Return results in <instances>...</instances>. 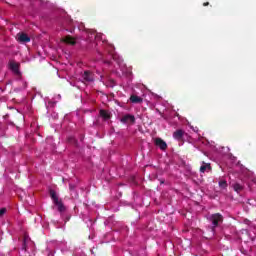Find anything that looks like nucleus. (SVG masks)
I'll list each match as a JSON object with an SVG mask.
<instances>
[{
	"label": "nucleus",
	"instance_id": "16",
	"mask_svg": "<svg viewBox=\"0 0 256 256\" xmlns=\"http://www.w3.org/2000/svg\"><path fill=\"white\" fill-rule=\"evenodd\" d=\"M69 143H77V140L74 137L68 138Z\"/></svg>",
	"mask_w": 256,
	"mask_h": 256
},
{
	"label": "nucleus",
	"instance_id": "20",
	"mask_svg": "<svg viewBox=\"0 0 256 256\" xmlns=\"http://www.w3.org/2000/svg\"><path fill=\"white\" fill-rule=\"evenodd\" d=\"M75 31V29H73V30H70V33H73Z\"/></svg>",
	"mask_w": 256,
	"mask_h": 256
},
{
	"label": "nucleus",
	"instance_id": "19",
	"mask_svg": "<svg viewBox=\"0 0 256 256\" xmlns=\"http://www.w3.org/2000/svg\"><path fill=\"white\" fill-rule=\"evenodd\" d=\"M208 5H209V2L203 3V6H204V7H208Z\"/></svg>",
	"mask_w": 256,
	"mask_h": 256
},
{
	"label": "nucleus",
	"instance_id": "11",
	"mask_svg": "<svg viewBox=\"0 0 256 256\" xmlns=\"http://www.w3.org/2000/svg\"><path fill=\"white\" fill-rule=\"evenodd\" d=\"M211 171V164L202 162V165L200 166V173H206Z\"/></svg>",
	"mask_w": 256,
	"mask_h": 256
},
{
	"label": "nucleus",
	"instance_id": "3",
	"mask_svg": "<svg viewBox=\"0 0 256 256\" xmlns=\"http://www.w3.org/2000/svg\"><path fill=\"white\" fill-rule=\"evenodd\" d=\"M120 121H121V123H124V124H129L130 123V125H134L135 116H133L131 114H126V115L121 117Z\"/></svg>",
	"mask_w": 256,
	"mask_h": 256
},
{
	"label": "nucleus",
	"instance_id": "5",
	"mask_svg": "<svg viewBox=\"0 0 256 256\" xmlns=\"http://www.w3.org/2000/svg\"><path fill=\"white\" fill-rule=\"evenodd\" d=\"M9 67H10V69L13 72L14 75L21 76V71L19 70V67H20L19 63L11 61L9 63Z\"/></svg>",
	"mask_w": 256,
	"mask_h": 256
},
{
	"label": "nucleus",
	"instance_id": "18",
	"mask_svg": "<svg viewBox=\"0 0 256 256\" xmlns=\"http://www.w3.org/2000/svg\"><path fill=\"white\" fill-rule=\"evenodd\" d=\"M69 189H70V191H74V190H75V185L70 184V185H69Z\"/></svg>",
	"mask_w": 256,
	"mask_h": 256
},
{
	"label": "nucleus",
	"instance_id": "2",
	"mask_svg": "<svg viewBox=\"0 0 256 256\" xmlns=\"http://www.w3.org/2000/svg\"><path fill=\"white\" fill-rule=\"evenodd\" d=\"M209 221L212 223V231H215L216 227H219L223 223V215L221 213L212 214L209 218Z\"/></svg>",
	"mask_w": 256,
	"mask_h": 256
},
{
	"label": "nucleus",
	"instance_id": "15",
	"mask_svg": "<svg viewBox=\"0 0 256 256\" xmlns=\"http://www.w3.org/2000/svg\"><path fill=\"white\" fill-rule=\"evenodd\" d=\"M5 213H7V208H1L0 209V217H3Z\"/></svg>",
	"mask_w": 256,
	"mask_h": 256
},
{
	"label": "nucleus",
	"instance_id": "17",
	"mask_svg": "<svg viewBox=\"0 0 256 256\" xmlns=\"http://www.w3.org/2000/svg\"><path fill=\"white\" fill-rule=\"evenodd\" d=\"M113 49H114L113 45L111 44L108 45V48H107L108 53H112Z\"/></svg>",
	"mask_w": 256,
	"mask_h": 256
},
{
	"label": "nucleus",
	"instance_id": "8",
	"mask_svg": "<svg viewBox=\"0 0 256 256\" xmlns=\"http://www.w3.org/2000/svg\"><path fill=\"white\" fill-rule=\"evenodd\" d=\"M99 115L103 118V121H109V119H111V112H109L108 110L101 109L99 111Z\"/></svg>",
	"mask_w": 256,
	"mask_h": 256
},
{
	"label": "nucleus",
	"instance_id": "10",
	"mask_svg": "<svg viewBox=\"0 0 256 256\" xmlns=\"http://www.w3.org/2000/svg\"><path fill=\"white\" fill-rule=\"evenodd\" d=\"M82 77L87 83H92V81H94L93 73L91 71H85Z\"/></svg>",
	"mask_w": 256,
	"mask_h": 256
},
{
	"label": "nucleus",
	"instance_id": "1",
	"mask_svg": "<svg viewBox=\"0 0 256 256\" xmlns=\"http://www.w3.org/2000/svg\"><path fill=\"white\" fill-rule=\"evenodd\" d=\"M50 197L54 205L58 207V211L60 213H63V211H65V205H63V202L59 200V197L57 196V192H55V190H50Z\"/></svg>",
	"mask_w": 256,
	"mask_h": 256
},
{
	"label": "nucleus",
	"instance_id": "9",
	"mask_svg": "<svg viewBox=\"0 0 256 256\" xmlns=\"http://www.w3.org/2000/svg\"><path fill=\"white\" fill-rule=\"evenodd\" d=\"M62 41L64 43H67V45H77V41L75 40V38L71 35H67L65 36Z\"/></svg>",
	"mask_w": 256,
	"mask_h": 256
},
{
	"label": "nucleus",
	"instance_id": "13",
	"mask_svg": "<svg viewBox=\"0 0 256 256\" xmlns=\"http://www.w3.org/2000/svg\"><path fill=\"white\" fill-rule=\"evenodd\" d=\"M233 189L234 191H236V193H241V191L243 190V186L239 183H235L233 185Z\"/></svg>",
	"mask_w": 256,
	"mask_h": 256
},
{
	"label": "nucleus",
	"instance_id": "12",
	"mask_svg": "<svg viewBox=\"0 0 256 256\" xmlns=\"http://www.w3.org/2000/svg\"><path fill=\"white\" fill-rule=\"evenodd\" d=\"M130 101H131V103H143V98H141L137 95H131Z\"/></svg>",
	"mask_w": 256,
	"mask_h": 256
},
{
	"label": "nucleus",
	"instance_id": "4",
	"mask_svg": "<svg viewBox=\"0 0 256 256\" xmlns=\"http://www.w3.org/2000/svg\"><path fill=\"white\" fill-rule=\"evenodd\" d=\"M154 145H156V147H159L161 151L167 150V142H165V140H162L161 138H155Z\"/></svg>",
	"mask_w": 256,
	"mask_h": 256
},
{
	"label": "nucleus",
	"instance_id": "7",
	"mask_svg": "<svg viewBox=\"0 0 256 256\" xmlns=\"http://www.w3.org/2000/svg\"><path fill=\"white\" fill-rule=\"evenodd\" d=\"M17 38L19 43H29L31 41V38L26 33H18Z\"/></svg>",
	"mask_w": 256,
	"mask_h": 256
},
{
	"label": "nucleus",
	"instance_id": "14",
	"mask_svg": "<svg viewBox=\"0 0 256 256\" xmlns=\"http://www.w3.org/2000/svg\"><path fill=\"white\" fill-rule=\"evenodd\" d=\"M219 187H221V189H227V181L226 180H221L219 182Z\"/></svg>",
	"mask_w": 256,
	"mask_h": 256
},
{
	"label": "nucleus",
	"instance_id": "6",
	"mask_svg": "<svg viewBox=\"0 0 256 256\" xmlns=\"http://www.w3.org/2000/svg\"><path fill=\"white\" fill-rule=\"evenodd\" d=\"M183 137H185V132L183 129H178L173 133V139L176 141H183Z\"/></svg>",
	"mask_w": 256,
	"mask_h": 256
}]
</instances>
